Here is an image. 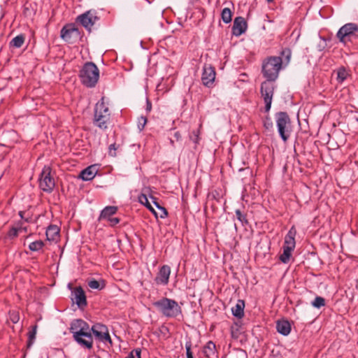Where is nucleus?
Instances as JSON below:
<instances>
[{"mask_svg": "<svg viewBox=\"0 0 358 358\" xmlns=\"http://www.w3.org/2000/svg\"><path fill=\"white\" fill-rule=\"evenodd\" d=\"M158 307L163 315L168 317H176L182 313L178 303L176 301L167 298H163L158 301Z\"/></svg>", "mask_w": 358, "mask_h": 358, "instance_id": "423d86ee", "label": "nucleus"}, {"mask_svg": "<svg viewBox=\"0 0 358 358\" xmlns=\"http://www.w3.org/2000/svg\"><path fill=\"white\" fill-rule=\"evenodd\" d=\"M73 334V339L82 347L92 349L93 346V336L90 331L89 324L82 319L73 320L69 328Z\"/></svg>", "mask_w": 358, "mask_h": 358, "instance_id": "f257e3e1", "label": "nucleus"}, {"mask_svg": "<svg viewBox=\"0 0 358 358\" xmlns=\"http://www.w3.org/2000/svg\"><path fill=\"white\" fill-rule=\"evenodd\" d=\"M97 19L98 17L94 16L91 11H87L78 15L76 22H79L87 30L90 31Z\"/></svg>", "mask_w": 358, "mask_h": 358, "instance_id": "f8f14e48", "label": "nucleus"}, {"mask_svg": "<svg viewBox=\"0 0 358 358\" xmlns=\"http://www.w3.org/2000/svg\"><path fill=\"white\" fill-rule=\"evenodd\" d=\"M263 124L264 127L268 131H271L273 127V121L269 116L264 118Z\"/></svg>", "mask_w": 358, "mask_h": 358, "instance_id": "f704fd0d", "label": "nucleus"}, {"mask_svg": "<svg viewBox=\"0 0 358 358\" xmlns=\"http://www.w3.org/2000/svg\"><path fill=\"white\" fill-rule=\"evenodd\" d=\"M51 168L48 166H45L41 173L39 178L40 188L47 192H50L55 187V180L50 176Z\"/></svg>", "mask_w": 358, "mask_h": 358, "instance_id": "0eeeda50", "label": "nucleus"}, {"mask_svg": "<svg viewBox=\"0 0 358 358\" xmlns=\"http://www.w3.org/2000/svg\"><path fill=\"white\" fill-rule=\"evenodd\" d=\"M271 81H264L261 85V94L265 103V112L268 113L271 107L273 96L274 93V85Z\"/></svg>", "mask_w": 358, "mask_h": 358, "instance_id": "9d476101", "label": "nucleus"}, {"mask_svg": "<svg viewBox=\"0 0 358 358\" xmlns=\"http://www.w3.org/2000/svg\"><path fill=\"white\" fill-rule=\"evenodd\" d=\"M108 221L110 222V226L114 227L115 225L120 222V220L117 217H113L110 218Z\"/></svg>", "mask_w": 358, "mask_h": 358, "instance_id": "37998d69", "label": "nucleus"}, {"mask_svg": "<svg viewBox=\"0 0 358 358\" xmlns=\"http://www.w3.org/2000/svg\"><path fill=\"white\" fill-rule=\"evenodd\" d=\"M117 211V207L113 206H109L104 208L99 215V220L108 219L109 220L110 216L115 215Z\"/></svg>", "mask_w": 358, "mask_h": 358, "instance_id": "5701e85b", "label": "nucleus"}, {"mask_svg": "<svg viewBox=\"0 0 358 358\" xmlns=\"http://www.w3.org/2000/svg\"><path fill=\"white\" fill-rule=\"evenodd\" d=\"M147 122V118L145 117H143V116H141L139 119H138V129L141 131L143 129L145 124Z\"/></svg>", "mask_w": 358, "mask_h": 358, "instance_id": "ea45409f", "label": "nucleus"}, {"mask_svg": "<svg viewBox=\"0 0 358 358\" xmlns=\"http://www.w3.org/2000/svg\"><path fill=\"white\" fill-rule=\"evenodd\" d=\"M231 16H232V13L229 8H224L222 9V13H221V17H222V21L224 23L228 24V23L231 22Z\"/></svg>", "mask_w": 358, "mask_h": 358, "instance_id": "c85d7f7f", "label": "nucleus"}, {"mask_svg": "<svg viewBox=\"0 0 358 358\" xmlns=\"http://www.w3.org/2000/svg\"><path fill=\"white\" fill-rule=\"evenodd\" d=\"M37 328H38L37 324H35L31 327V330L28 332V341H27V348H31V346L34 343V341L36 339Z\"/></svg>", "mask_w": 358, "mask_h": 358, "instance_id": "bb28decb", "label": "nucleus"}, {"mask_svg": "<svg viewBox=\"0 0 358 358\" xmlns=\"http://www.w3.org/2000/svg\"><path fill=\"white\" fill-rule=\"evenodd\" d=\"M24 220H25L26 222H29V220H28V219H27V218L24 219Z\"/></svg>", "mask_w": 358, "mask_h": 358, "instance_id": "603ef678", "label": "nucleus"}, {"mask_svg": "<svg viewBox=\"0 0 358 358\" xmlns=\"http://www.w3.org/2000/svg\"><path fill=\"white\" fill-rule=\"evenodd\" d=\"M192 343L190 341L185 343V349H186V357L187 358H194L193 354L192 352Z\"/></svg>", "mask_w": 358, "mask_h": 358, "instance_id": "58836bf2", "label": "nucleus"}, {"mask_svg": "<svg viewBox=\"0 0 358 358\" xmlns=\"http://www.w3.org/2000/svg\"><path fill=\"white\" fill-rule=\"evenodd\" d=\"M276 329L279 334L283 336H287L290 333L291 325L287 321H278L276 324Z\"/></svg>", "mask_w": 358, "mask_h": 358, "instance_id": "4be33fe9", "label": "nucleus"}, {"mask_svg": "<svg viewBox=\"0 0 358 358\" xmlns=\"http://www.w3.org/2000/svg\"><path fill=\"white\" fill-rule=\"evenodd\" d=\"M101 114L102 115H105V113L106 114H110L108 108L106 107L103 102V98L101 99V102L98 103L96 105L95 109H94V114L96 113Z\"/></svg>", "mask_w": 358, "mask_h": 358, "instance_id": "cd10ccee", "label": "nucleus"}, {"mask_svg": "<svg viewBox=\"0 0 358 358\" xmlns=\"http://www.w3.org/2000/svg\"><path fill=\"white\" fill-rule=\"evenodd\" d=\"M358 31V26L355 23H348L341 27L337 32V37L341 42L345 43V38Z\"/></svg>", "mask_w": 358, "mask_h": 358, "instance_id": "9b49d317", "label": "nucleus"}, {"mask_svg": "<svg viewBox=\"0 0 358 358\" xmlns=\"http://www.w3.org/2000/svg\"><path fill=\"white\" fill-rule=\"evenodd\" d=\"M90 331L92 336L93 335L96 340L103 343L108 342L112 345L113 342L108 332V329L105 324L96 323L90 328Z\"/></svg>", "mask_w": 358, "mask_h": 358, "instance_id": "6e6552de", "label": "nucleus"}, {"mask_svg": "<svg viewBox=\"0 0 358 358\" xmlns=\"http://www.w3.org/2000/svg\"><path fill=\"white\" fill-rule=\"evenodd\" d=\"M268 3L273 2V0H266Z\"/></svg>", "mask_w": 358, "mask_h": 358, "instance_id": "8fccbe9b", "label": "nucleus"}, {"mask_svg": "<svg viewBox=\"0 0 358 358\" xmlns=\"http://www.w3.org/2000/svg\"><path fill=\"white\" fill-rule=\"evenodd\" d=\"M296 234V229L294 226H292L285 237L283 253L280 256V261L284 264H287L289 262L290 257L292 256V252L295 248Z\"/></svg>", "mask_w": 358, "mask_h": 358, "instance_id": "39448f33", "label": "nucleus"}, {"mask_svg": "<svg viewBox=\"0 0 358 358\" xmlns=\"http://www.w3.org/2000/svg\"><path fill=\"white\" fill-rule=\"evenodd\" d=\"M138 201L139 202L146 206L148 209H149L152 214L155 215V217L157 218V211L155 210V208L151 206L150 202L148 201V199L147 196L145 194H141L138 196Z\"/></svg>", "mask_w": 358, "mask_h": 358, "instance_id": "a878e982", "label": "nucleus"}, {"mask_svg": "<svg viewBox=\"0 0 358 358\" xmlns=\"http://www.w3.org/2000/svg\"><path fill=\"white\" fill-rule=\"evenodd\" d=\"M158 210H160V212H161L159 215L161 218H164V217H167L168 212L164 207L161 206L160 205L158 204Z\"/></svg>", "mask_w": 358, "mask_h": 358, "instance_id": "a19ab883", "label": "nucleus"}, {"mask_svg": "<svg viewBox=\"0 0 358 358\" xmlns=\"http://www.w3.org/2000/svg\"><path fill=\"white\" fill-rule=\"evenodd\" d=\"M281 55L284 57V62L285 65H287L290 61L292 56V51L289 48H285L281 52Z\"/></svg>", "mask_w": 358, "mask_h": 358, "instance_id": "2f4dec72", "label": "nucleus"}, {"mask_svg": "<svg viewBox=\"0 0 358 358\" xmlns=\"http://www.w3.org/2000/svg\"><path fill=\"white\" fill-rule=\"evenodd\" d=\"M25 41L24 34H20L14 37L10 42V47L19 48L22 46Z\"/></svg>", "mask_w": 358, "mask_h": 358, "instance_id": "393cba45", "label": "nucleus"}, {"mask_svg": "<svg viewBox=\"0 0 358 358\" xmlns=\"http://www.w3.org/2000/svg\"><path fill=\"white\" fill-rule=\"evenodd\" d=\"M151 198H152V202H153V203H154L155 206H157V198H155V196H151Z\"/></svg>", "mask_w": 358, "mask_h": 358, "instance_id": "49530a36", "label": "nucleus"}, {"mask_svg": "<svg viewBox=\"0 0 358 358\" xmlns=\"http://www.w3.org/2000/svg\"><path fill=\"white\" fill-rule=\"evenodd\" d=\"M59 231L57 225L50 224L46 230V239L49 241H57L59 237Z\"/></svg>", "mask_w": 358, "mask_h": 358, "instance_id": "6ab92c4d", "label": "nucleus"}, {"mask_svg": "<svg viewBox=\"0 0 358 358\" xmlns=\"http://www.w3.org/2000/svg\"><path fill=\"white\" fill-rule=\"evenodd\" d=\"M117 149V147L116 146L115 143H113L109 146V155L112 157L116 156V150Z\"/></svg>", "mask_w": 358, "mask_h": 358, "instance_id": "79ce46f5", "label": "nucleus"}, {"mask_svg": "<svg viewBox=\"0 0 358 358\" xmlns=\"http://www.w3.org/2000/svg\"><path fill=\"white\" fill-rule=\"evenodd\" d=\"M44 245H45L44 242L43 241L39 240V241H36L31 243L29 245V248L31 251L38 252V251L42 250V248H43Z\"/></svg>", "mask_w": 358, "mask_h": 358, "instance_id": "c756f323", "label": "nucleus"}, {"mask_svg": "<svg viewBox=\"0 0 358 358\" xmlns=\"http://www.w3.org/2000/svg\"><path fill=\"white\" fill-rule=\"evenodd\" d=\"M283 61L280 57H269L262 64V73L268 81H275L282 68Z\"/></svg>", "mask_w": 358, "mask_h": 358, "instance_id": "7ed1b4c3", "label": "nucleus"}, {"mask_svg": "<svg viewBox=\"0 0 358 358\" xmlns=\"http://www.w3.org/2000/svg\"><path fill=\"white\" fill-rule=\"evenodd\" d=\"M203 352L207 358H217V353L216 347L213 341H208L203 347Z\"/></svg>", "mask_w": 358, "mask_h": 358, "instance_id": "aec40b11", "label": "nucleus"}, {"mask_svg": "<svg viewBox=\"0 0 358 358\" xmlns=\"http://www.w3.org/2000/svg\"><path fill=\"white\" fill-rule=\"evenodd\" d=\"M215 78V69L210 64H205L203 68L201 80L206 87H210Z\"/></svg>", "mask_w": 358, "mask_h": 358, "instance_id": "ddd939ff", "label": "nucleus"}, {"mask_svg": "<svg viewBox=\"0 0 358 358\" xmlns=\"http://www.w3.org/2000/svg\"><path fill=\"white\" fill-rule=\"evenodd\" d=\"M15 227H20V231H22V222H19L17 224V226Z\"/></svg>", "mask_w": 358, "mask_h": 358, "instance_id": "a18cd8bd", "label": "nucleus"}, {"mask_svg": "<svg viewBox=\"0 0 358 358\" xmlns=\"http://www.w3.org/2000/svg\"><path fill=\"white\" fill-rule=\"evenodd\" d=\"M348 72L344 67H341L338 69L337 71V80L342 83L348 77Z\"/></svg>", "mask_w": 358, "mask_h": 358, "instance_id": "7c9ffc66", "label": "nucleus"}, {"mask_svg": "<svg viewBox=\"0 0 358 358\" xmlns=\"http://www.w3.org/2000/svg\"><path fill=\"white\" fill-rule=\"evenodd\" d=\"M88 286L93 289L101 290L106 287L105 280H96L94 278L87 282Z\"/></svg>", "mask_w": 358, "mask_h": 358, "instance_id": "b1692460", "label": "nucleus"}, {"mask_svg": "<svg viewBox=\"0 0 358 358\" xmlns=\"http://www.w3.org/2000/svg\"><path fill=\"white\" fill-rule=\"evenodd\" d=\"M152 109V103L151 102L149 101V99H147V106H146V110L148 112H150Z\"/></svg>", "mask_w": 358, "mask_h": 358, "instance_id": "c03bdc74", "label": "nucleus"}, {"mask_svg": "<svg viewBox=\"0 0 358 358\" xmlns=\"http://www.w3.org/2000/svg\"><path fill=\"white\" fill-rule=\"evenodd\" d=\"M312 305L317 308H320L325 305V300L321 296H317L314 301H312Z\"/></svg>", "mask_w": 358, "mask_h": 358, "instance_id": "72a5a7b5", "label": "nucleus"}, {"mask_svg": "<svg viewBox=\"0 0 358 358\" xmlns=\"http://www.w3.org/2000/svg\"><path fill=\"white\" fill-rule=\"evenodd\" d=\"M275 122L280 138L284 142H286L289 138L291 132V121L289 115L285 112L277 113Z\"/></svg>", "mask_w": 358, "mask_h": 358, "instance_id": "20e7f679", "label": "nucleus"}, {"mask_svg": "<svg viewBox=\"0 0 358 358\" xmlns=\"http://www.w3.org/2000/svg\"><path fill=\"white\" fill-rule=\"evenodd\" d=\"M2 176H3V174H2V173H1V174H0V178L2 177Z\"/></svg>", "mask_w": 358, "mask_h": 358, "instance_id": "864d4df0", "label": "nucleus"}, {"mask_svg": "<svg viewBox=\"0 0 358 358\" xmlns=\"http://www.w3.org/2000/svg\"><path fill=\"white\" fill-rule=\"evenodd\" d=\"M79 77L83 85L94 87L99 78V70L94 63L86 62L80 71Z\"/></svg>", "mask_w": 358, "mask_h": 358, "instance_id": "f03ea898", "label": "nucleus"}, {"mask_svg": "<svg viewBox=\"0 0 358 358\" xmlns=\"http://www.w3.org/2000/svg\"><path fill=\"white\" fill-rule=\"evenodd\" d=\"M247 22L243 17H236L234 20L232 34L236 36H240L247 30Z\"/></svg>", "mask_w": 358, "mask_h": 358, "instance_id": "2eb2a0df", "label": "nucleus"}, {"mask_svg": "<svg viewBox=\"0 0 358 358\" xmlns=\"http://www.w3.org/2000/svg\"><path fill=\"white\" fill-rule=\"evenodd\" d=\"M163 330H164V331H167L166 327H162V329H161V331H162Z\"/></svg>", "mask_w": 358, "mask_h": 358, "instance_id": "09e8293b", "label": "nucleus"}, {"mask_svg": "<svg viewBox=\"0 0 358 358\" xmlns=\"http://www.w3.org/2000/svg\"><path fill=\"white\" fill-rule=\"evenodd\" d=\"M141 349H135L132 350L125 358H141Z\"/></svg>", "mask_w": 358, "mask_h": 358, "instance_id": "4c0bfd02", "label": "nucleus"}, {"mask_svg": "<svg viewBox=\"0 0 358 358\" xmlns=\"http://www.w3.org/2000/svg\"><path fill=\"white\" fill-rule=\"evenodd\" d=\"M96 172L97 169L95 165H92L83 169L80 172L79 178L85 181L91 180L95 177Z\"/></svg>", "mask_w": 358, "mask_h": 358, "instance_id": "dca6fc26", "label": "nucleus"}, {"mask_svg": "<svg viewBox=\"0 0 358 358\" xmlns=\"http://www.w3.org/2000/svg\"><path fill=\"white\" fill-rule=\"evenodd\" d=\"M19 231H20V227H12L8 232V236L10 238H16Z\"/></svg>", "mask_w": 358, "mask_h": 358, "instance_id": "c9c22d12", "label": "nucleus"}, {"mask_svg": "<svg viewBox=\"0 0 358 358\" xmlns=\"http://www.w3.org/2000/svg\"><path fill=\"white\" fill-rule=\"evenodd\" d=\"M235 213L236 215L237 220L241 223L243 226L248 224V220L246 219V215L245 214H243L239 209H236L235 210Z\"/></svg>", "mask_w": 358, "mask_h": 358, "instance_id": "473e14b6", "label": "nucleus"}, {"mask_svg": "<svg viewBox=\"0 0 358 358\" xmlns=\"http://www.w3.org/2000/svg\"><path fill=\"white\" fill-rule=\"evenodd\" d=\"M171 268L169 266L164 265L162 266L158 272V282H160L164 285H167L169 280Z\"/></svg>", "mask_w": 358, "mask_h": 358, "instance_id": "f3484780", "label": "nucleus"}, {"mask_svg": "<svg viewBox=\"0 0 358 358\" xmlns=\"http://www.w3.org/2000/svg\"><path fill=\"white\" fill-rule=\"evenodd\" d=\"M22 230L27 231V228L26 227H22Z\"/></svg>", "mask_w": 358, "mask_h": 358, "instance_id": "3c124183", "label": "nucleus"}, {"mask_svg": "<svg viewBox=\"0 0 358 358\" xmlns=\"http://www.w3.org/2000/svg\"><path fill=\"white\" fill-rule=\"evenodd\" d=\"M10 320L13 323L16 324L20 320V315L18 312L16 311H10L9 313Z\"/></svg>", "mask_w": 358, "mask_h": 358, "instance_id": "e433bc0d", "label": "nucleus"}, {"mask_svg": "<svg viewBox=\"0 0 358 358\" xmlns=\"http://www.w3.org/2000/svg\"><path fill=\"white\" fill-rule=\"evenodd\" d=\"M72 300L75 301L80 308H83L87 306V298L83 289L79 286L76 287L72 292Z\"/></svg>", "mask_w": 358, "mask_h": 358, "instance_id": "4468645a", "label": "nucleus"}, {"mask_svg": "<svg viewBox=\"0 0 358 358\" xmlns=\"http://www.w3.org/2000/svg\"><path fill=\"white\" fill-rule=\"evenodd\" d=\"M110 119V114H106L105 113L104 115L99 114H94V124L102 129H106L108 126L107 123Z\"/></svg>", "mask_w": 358, "mask_h": 358, "instance_id": "a211bd4d", "label": "nucleus"}, {"mask_svg": "<svg viewBox=\"0 0 358 358\" xmlns=\"http://www.w3.org/2000/svg\"><path fill=\"white\" fill-rule=\"evenodd\" d=\"M80 36V31L73 23L64 25L60 31V37L69 43H73Z\"/></svg>", "mask_w": 358, "mask_h": 358, "instance_id": "1a4fd4ad", "label": "nucleus"}, {"mask_svg": "<svg viewBox=\"0 0 358 358\" xmlns=\"http://www.w3.org/2000/svg\"><path fill=\"white\" fill-rule=\"evenodd\" d=\"M24 211H20V212H19V215L20 216V217H21L22 219H24Z\"/></svg>", "mask_w": 358, "mask_h": 358, "instance_id": "de8ad7c7", "label": "nucleus"}, {"mask_svg": "<svg viewBox=\"0 0 358 358\" xmlns=\"http://www.w3.org/2000/svg\"><path fill=\"white\" fill-rule=\"evenodd\" d=\"M244 301L241 299L238 300L236 306L231 308L232 315L238 319L242 318L244 315Z\"/></svg>", "mask_w": 358, "mask_h": 358, "instance_id": "412c9836", "label": "nucleus"}]
</instances>
